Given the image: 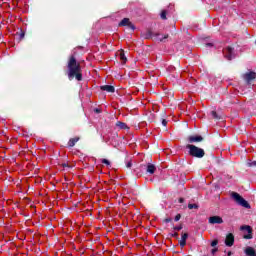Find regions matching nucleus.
I'll return each mask as SVG.
<instances>
[{"instance_id": "17", "label": "nucleus", "mask_w": 256, "mask_h": 256, "mask_svg": "<svg viewBox=\"0 0 256 256\" xmlns=\"http://www.w3.org/2000/svg\"><path fill=\"white\" fill-rule=\"evenodd\" d=\"M116 125L117 127H120V129H125V127H127V124L123 122H117Z\"/></svg>"}, {"instance_id": "36", "label": "nucleus", "mask_w": 256, "mask_h": 256, "mask_svg": "<svg viewBox=\"0 0 256 256\" xmlns=\"http://www.w3.org/2000/svg\"><path fill=\"white\" fill-rule=\"evenodd\" d=\"M25 36V34H21V37H24Z\"/></svg>"}, {"instance_id": "6", "label": "nucleus", "mask_w": 256, "mask_h": 256, "mask_svg": "<svg viewBox=\"0 0 256 256\" xmlns=\"http://www.w3.org/2000/svg\"><path fill=\"white\" fill-rule=\"evenodd\" d=\"M208 222L210 223V225H221L223 224V218H221L220 216H211L208 219Z\"/></svg>"}, {"instance_id": "21", "label": "nucleus", "mask_w": 256, "mask_h": 256, "mask_svg": "<svg viewBox=\"0 0 256 256\" xmlns=\"http://www.w3.org/2000/svg\"><path fill=\"white\" fill-rule=\"evenodd\" d=\"M199 206L197 204H189L188 209H198Z\"/></svg>"}, {"instance_id": "20", "label": "nucleus", "mask_w": 256, "mask_h": 256, "mask_svg": "<svg viewBox=\"0 0 256 256\" xmlns=\"http://www.w3.org/2000/svg\"><path fill=\"white\" fill-rule=\"evenodd\" d=\"M211 115H212V117H213L214 119H221V117H219V115H217V112H215V111H212V112H211Z\"/></svg>"}, {"instance_id": "30", "label": "nucleus", "mask_w": 256, "mask_h": 256, "mask_svg": "<svg viewBox=\"0 0 256 256\" xmlns=\"http://www.w3.org/2000/svg\"><path fill=\"white\" fill-rule=\"evenodd\" d=\"M165 223H171V218H166Z\"/></svg>"}, {"instance_id": "26", "label": "nucleus", "mask_w": 256, "mask_h": 256, "mask_svg": "<svg viewBox=\"0 0 256 256\" xmlns=\"http://www.w3.org/2000/svg\"><path fill=\"white\" fill-rule=\"evenodd\" d=\"M181 220V214H177L174 218V221H180Z\"/></svg>"}, {"instance_id": "23", "label": "nucleus", "mask_w": 256, "mask_h": 256, "mask_svg": "<svg viewBox=\"0 0 256 256\" xmlns=\"http://www.w3.org/2000/svg\"><path fill=\"white\" fill-rule=\"evenodd\" d=\"M248 167H256V161L248 162Z\"/></svg>"}, {"instance_id": "22", "label": "nucleus", "mask_w": 256, "mask_h": 256, "mask_svg": "<svg viewBox=\"0 0 256 256\" xmlns=\"http://www.w3.org/2000/svg\"><path fill=\"white\" fill-rule=\"evenodd\" d=\"M101 163H103L104 165H107V166L111 165V162H109V160H107V159H102Z\"/></svg>"}, {"instance_id": "19", "label": "nucleus", "mask_w": 256, "mask_h": 256, "mask_svg": "<svg viewBox=\"0 0 256 256\" xmlns=\"http://www.w3.org/2000/svg\"><path fill=\"white\" fill-rule=\"evenodd\" d=\"M161 19H167V12L166 11H162L160 14Z\"/></svg>"}, {"instance_id": "27", "label": "nucleus", "mask_w": 256, "mask_h": 256, "mask_svg": "<svg viewBox=\"0 0 256 256\" xmlns=\"http://www.w3.org/2000/svg\"><path fill=\"white\" fill-rule=\"evenodd\" d=\"M162 125H163L164 127H166V126H167V120L163 119V120H162Z\"/></svg>"}, {"instance_id": "16", "label": "nucleus", "mask_w": 256, "mask_h": 256, "mask_svg": "<svg viewBox=\"0 0 256 256\" xmlns=\"http://www.w3.org/2000/svg\"><path fill=\"white\" fill-rule=\"evenodd\" d=\"M169 35H161V34H156L155 39L156 41H163L164 39H167Z\"/></svg>"}, {"instance_id": "15", "label": "nucleus", "mask_w": 256, "mask_h": 256, "mask_svg": "<svg viewBox=\"0 0 256 256\" xmlns=\"http://www.w3.org/2000/svg\"><path fill=\"white\" fill-rule=\"evenodd\" d=\"M79 141V137L71 138L68 142V147H75V143Z\"/></svg>"}, {"instance_id": "25", "label": "nucleus", "mask_w": 256, "mask_h": 256, "mask_svg": "<svg viewBox=\"0 0 256 256\" xmlns=\"http://www.w3.org/2000/svg\"><path fill=\"white\" fill-rule=\"evenodd\" d=\"M181 229H183L182 225L174 227V231H181Z\"/></svg>"}, {"instance_id": "10", "label": "nucleus", "mask_w": 256, "mask_h": 256, "mask_svg": "<svg viewBox=\"0 0 256 256\" xmlns=\"http://www.w3.org/2000/svg\"><path fill=\"white\" fill-rule=\"evenodd\" d=\"M101 91H106L107 93H115V87L111 85H103L100 87Z\"/></svg>"}, {"instance_id": "33", "label": "nucleus", "mask_w": 256, "mask_h": 256, "mask_svg": "<svg viewBox=\"0 0 256 256\" xmlns=\"http://www.w3.org/2000/svg\"><path fill=\"white\" fill-rule=\"evenodd\" d=\"M212 46H213V44H211V43L206 44V47H212Z\"/></svg>"}, {"instance_id": "5", "label": "nucleus", "mask_w": 256, "mask_h": 256, "mask_svg": "<svg viewBox=\"0 0 256 256\" xmlns=\"http://www.w3.org/2000/svg\"><path fill=\"white\" fill-rule=\"evenodd\" d=\"M224 57L228 59V61H231V59H235V52L233 51V48L226 47L224 49Z\"/></svg>"}, {"instance_id": "11", "label": "nucleus", "mask_w": 256, "mask_h": 256, "mask_svg": "<svg viewBox=\"0 0 256 256\" xmlns=\"http://www.w3.org/2000/svg\"><path fill=\"white\" fill-rule=\"evenodd\" d=\"M255 77H256L255 72H249L244 75V79H245V81H247V83H250V81H253V79H255Z\"/></svg>"}, {"instance_id": "13", "label": "nucleus", "mask_w": 256, "mask_h": 256, "mask_svg": "<svg viewBox=\"0 0 256 256\" xmlns=\"http://www.w3.org/2000/svg\"><path fill=\"white\" fill-rule=\"evenodd\" d=\"M189 237V234L187 233H184L181 237V240H180V247H185L187 245V239Z\"/></svg>"}, {"instance_id": "34", "label": "nucleus", "mask_w": 256, "mask_h": 256, "mask_svg": "<svg viewBox=\"0 0 256 256\" xmlns=\"http://www.w3.org/2000/svg\"><path fill=\"white\" fill-rule=\"evenodd\" d=\"M62 167H64V168H65V167H69V164H65V163H64V164H62Z\"/></svg>"}, {"instance_id": "9", "label": "nucleus", "mask_w": 256, "mask_h": 256, "mask_svg": "<svg viewBox=\"0 0 256 256\" xmlns=\"http://www.w3.org/2000/svg\"><path fill=\"white\" fill-rule=\"evenodd\" d=\"M244 253H245L246 256H256L255 248H253L251 246H247L244 249Z\"/></svg>"}, {"instance_id": "28", "label": "nucleus", "mask_w": 256, "mask_h": 256, "mask_svg": "<svg viewBox=\"0 0 256 256\" xmlns=\"http://www.w3.org/2000/svg\"><path fill=\"white\" fill-rule=\"evenodd\" d=\"M131 166H132L131 162H128V163L126 164V167H127L128 169H131Z\"/></svg>"}, {"instance_id": "29", "label": "nucleus", "mask_w": 256, "mask_h": 256, "mask_svg": "<svg viewBox=\"0 0 256 256\" xmlns=\"http://www.w3.org/2000/svg\"><path fill=\"white\" fill-rule=\"evenodd\" d=\"M217 253V248L212 249V255H215Z\"/></svg>"}, {"instance_id": "12", "label": "nucleus", "mask_w": 256, "mask_h": 256, "mask_svg": "<svg viewBox=\"0 0 256 256\" xmlns=\"http://www.w3.org/2000/svg\"><path fill=\"white\" fill-rule=\"evenodd\" d=\"M189 143H200V141H203V137L201 136H190L188 137Z\"/></svg>"}, {"instance_id": "7", "label": "nucleus", "mask_w": 256, "mask_h": 256, "mask_svg": "<svg viewBox=\"0 0 256 256\" xmlns=\"http://www.w3.org/2000/svg\"><path fill=\"white\" fill-rule=\"evenodd\" d=\"M119 27H129L132 31H135V25L129 21V18H124L120 23Z\"/></svg>"}, {"instance_id": "1", "label": "nucleus", "mask_w": 256, "mask_h": 256, "mask_svg": "<svg viewBox=\"0 0 256 256\" xmlns=\"http://www.w3.org/2000/svg\"><path fill=\"white\" fill-rule=\"evenodd\" d=\"M74 77L77 81H81L83 79V75L81 74V65L77 63L75 56H71L68 60V79L72 81Z\"/></svg>"}, {"instance_id": "35", "label": "nucleus", "mask_w": 256, "mask_h": 256, "mask_svg": "<svg viewBox=\"0 0 256 256\" xmlns=\"http://www.w3.org/2000/svg\"><path fill=\"white\" fill-rule=\"evenodd\" d=\"M228 256H231V252H228Z\"/></svg>"}, {"instance_id": "3", "label": "nucleus", "mask_w": 256, "mask_h": 256, "mask_svg": "<svg viewBox=\"0 0 256 256\" xmlns=\"http://www.w3.org/2000/svg\"><path fill=\"white\" fill-rule=\"evenodd\" d=\"M231 197L234 199V201H236V203L238 205H240L241 207H244L245 209H251V205H249V202H247V200H245L244 198H242L239 193L237 192H232Z\"/></svg>"}, {"instance_id": "14", "label": "nucleus", "mask_w": 256, "mask_h": 256, "mask_svg": "<svg viewBox=\"0 0 256 256\" xmlns=\"http://www.w3.org/2000/svg\"><path fill=\"white\" fill-rule=\"evenodd\" d=\"M156 169L157 168L155 167V165L148 164L147 168H146V172L149 173L150 175H153V173H155Z\"/></svg>"}, {"instance_id": "4", "label": "nucleus", "mask_w": 256, "mask_h": 256, "mask_svg": "<svg viewBox=\"0 0 256 256\" xmlns=\"http://www.w3.org/2000/svg\"><path fill=\"white\" fill-rule=\"evenodd\" d=\"M240 231L243 232V239H253V228L249 225H242Z\"/></svg>"}, {"instance_id": "2", "label": "nucleus", "mask_w": 256, "mask_h": 256, "mask_svg": "<svg viewBox=\"0 0 256 256\" xmlns=\"http://www.w3.org/2000/svg\"><path fill=\"white\" fill-rule=\"evenodd\" d=\"M186 148L189 149V153L192 157H196L197 159H202V157H205V150L202 148L191 144H188Z\"/></svg>"}, {"instance_id": "8", "label": "nucleus", "mask_w": 256, "mask_h": 256, "mask_svg": "<svg viewBox=\"0 0 256 256\" xmlns=\"http://www.w3.org/2000/svg\"><path fill=\"white\" fill-rule=\"evenodd\" d=\"M235 243V236L232 234V233H229L227 236H226V239H225V245L227 247H233V244Z\"/></svg>"}, {"instance_id": "31", "label": "nucleus", "mask_w": 256, "mask_h": 256, "mask_svg": "<svg viewBox=\"0 0 256 256\" xmlns=\"http://www.w3.org/2000/svg\"><path fill=\"white\" fill-rule=\"evenodd\" d=\"M94 111L95 113H101V110H99V108H95Z\"/></svg>"}, {"instance_id": "24", "label": "nucleus", "mask_w": 256, "mask_h": 256, "mask_svg": "<svg viewBox=\"0 0 256 256\" xmlns=\"http://www.w3.org/2000/svg\"><path fill=\"white\" fill-rule=\"evenodd\" d=\"M218 243H219V241L213 240V241L211 242V247H217Z\"/></svg>"}, {"instance_id": "32", "label": "nucleus", "mask_w": 256, "mask_h": 256, "mask_svg": "<svg viewBox=\"0 0 256 256\" xmlns=\"http://www.w3.org/2000/svg\"><path fill=\"white\" fill-rule=\"evenodd\" d=\"M172 237H179V234L175 232L174 234H172Z\"/></svg>"}, {"instance_id": "18", "label": "nucleus", "mask_w": 256, "mask_h": 256, "mask_svg": "<svg viewBox=\"0 0 256 256\" xmlns=\"http://www.w3.org/2000/svg\"><path fill=\"white\" fill-rule=\"evenodd\" d=\"M120 59L123 61V63L127 62V57H125L124 53H120Z\"/></svg>"}]
</instances>
